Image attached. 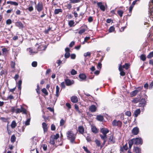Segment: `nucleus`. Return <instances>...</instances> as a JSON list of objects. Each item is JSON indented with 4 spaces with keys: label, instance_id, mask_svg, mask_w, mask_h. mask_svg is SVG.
<instances>
[{
    "label": "nucleus",
    "instance_id": "obj_48",
    "mask_svg": "<svg viewBox=\"0 0 153 153\" xmlns=\"http://www.w3.org/2000/svg\"><path fill=\"white\" fill-rule=\"evenodd\" d=\"M71 2L73 3H78L80 2V0H71Z\"/></svg>",
    "mask_w": 153,
    "mask_h": 153
},
{
    "label": "nucleus",
    "instance_id": "obj_44",
    "mask_svg": "<svg viewBox=\"0 0 153 153\" xmlns=\"http://www.w3.org/2000/svg\"><path fill=\"white\" fill-rule=\"evenodd\" d=\"M91 55V53L90 52H88L87 53H84V56L85 57H86L88 56H90Z\"/></svg>",
    "mask_w": 153,
    "mask_h": 153
},
{
    "label": "nucleus",
    "instance_id": "obj_27",
    "mask_svg": "<svg viewBox=\"0 0 153 153\" xmlns=\"http://www.w3.org/2000/svg\"><path fill=\"white\" fill-rule=\"evenodd\" d=\"M79 77L80 78L82 79V80L85 79L86 78V76L85 75L83 74H80L79 75Z\"/></svg>",
    "mask_w": 153,
    "mask_h": 153
},
{
    "label": "nucleus",
    "instance_id": "obj_33",
    "mask_svg": "<svg viewBox=\"0 0 153 153\" xmlns=\"http://www.w3.org/2000/svg\"><path fill=\"white\" fill-rule=\"evenodd\" d=\"M56 96H57V97H58L59 95V88L58 85L56 86Z\"/></svg>",
    "mask_w": 153,
    "mask_h": 153
},
{
    "label": "nucleus",
    "instance_id": "obj_34",
    "mask_svg": "<svg viewBox=\"0 0 153 153\" xmlns=\"http://www.w3.org/2000/svg\"><path fill=\"white\" fill-rule=\"evenodd\" d=\"M16 25L17 26L19 27L22 28L23 27V25L22 23L20 22L16 23Z\"/></svg>",
    "mask_w": 153,
    "mask_h": 153
},
{
    "label": "nucleus",
    "instance_id": "obj_15",
    "mask_svg": "<svg viewBox=\"0 0 153 153\" xmlns=\"http://www.w3.org/2000/svg\"><path fill=\"white\" fill-rule=\"evenodd\" d=\"M100 136L101 139L104 140L103 144H105L106 141V139L107 138V135L105 134H103V135L100 134Z\"/></svg>",
    "mask_w": 153,
    "mask_h": 153
},
{
    "label": "nucleus",
    "instance_id": "obj_3",
    "mask_svg": "<svg viewBox=\"0 0 153 153\" xmlns=\"http://www.w3.org/2000/svg\"><path fill=\"white\" fill-rule=\"evenodd\" d=\"M143 88V87H139L137 88V89L132 91L130 93L131 96L132 97L135 96L139 91H140Z\"/></svg>",
    "mask_w": 153,
    "mask_h": 153
},
{
    "label": "nucleus",
    "instance_id": "obj_47",
    "mask_svg": "<svg viewBox=\"0 0 153 153\" xmlns=\"http://www.w3.org/2000/svg\"><path fill=\"white\" fill-rule=\"evenodd\" d=\"M114 30V28L113 26L111 27L109 29V32H112Z\"/></svg>",
    "mask_w": 153,
    "mask_h": 153
},
{
    "label": "nucleus",
    "instance_id": "obj_28",
    "mask_svg": "<svg viewBox=\"0 0 153 153\" xmlns=\"http://www.w3.org/2000/svg\"><path fill=\"white\" fill-rule=\"evenodd\" d=\"M97 120L102 121L103 119V117L101 115H97Z\"/></svg>",
    "mask_w": 153,
    "mask_h": 153
},
{
    "label": "nucleus",
    "instance_id": "obj_40",
    "mask_svg": "<svg viewBox=\"0 0 153 153\" xmlns=\"http://www.w3.org/2000/svg\"><path fill=\"white\" fill-rule=\"evenodd\" d=\"M109 141L112 143H114L115 142V140L113 139V137L112 136H111L109 138Z\"/></svg>",
    "mask_w": 153,
    "mask_h": 153
},
{
    "label": "nucleus",
    "instance_id": "obj_42",
    "mask_svg": "<svg viewBox=\"0 0 153 153\" xmlns=\"http://www.w3.org/2000/svg\"><path fill=\"white\" fill-rule=\"evenodd\" d=\"M54 139L53 138H51V136L50 137V143L53 145H54L55 143Z\"/></svg>",
    "mask_w": 153,
    "mask_h": 153
},
{
    "label": "nucleus",
    "instance_id": "obj_37",
    "mask_svg": "<svg viewBox=\"0 0 153 153\" xmlns=\"http://www.w3.org/2000/svg\"><path fill=\"white\" fill-rule=\"evenodd\" d=\"M117 13L120 17H122L123 13V11L121 10H118L117 11Z\"/></svg>",
    "mask_w": 153,
    "mask_h": 153
},
{
    "label": "nucleus",
    "instance_id": "obj_38",
    "mask_svg": "<svg viewBox=\"0 0 153 153\" xmlns=\"http://www.w3.org/2000/svg\"><path fill=\"white\" fill-rule=\"evenodd\" d=\"M153 57V52H150L147 56V58L148 59H151Z\"/></svg>",
    "mask_w": 153,
    "mask_h": 153
},
{
    "label": "nucleus",
    "instance_id": "obj_4",
    "mask_svg": "<svg viewBox=\"0 0 153 153\" xmlns=\"http://www.w3.org/2000/svg\"><path fill=\"white\" fill-rule=\"evenodd\" d=\"M133 140L134 141V144L136 145L142 144L143 143V140L140 138H134Z\"/></svg>",
    "mask_w": 153,
    "mask_h": 153
},
{
    "label": "nucleus",
    "instance_id": "obj_12",
    "mask_svg": "<svg viewBox=\"0 0 153 153\" xmlns=\"http://www.w3.org/2000/svg\"><path fill=\"white\" fill-rule=\"evenodd\" d=\"M119 69L120 71V74L121 76H123L125 75V73L123 71V69L122 68V65L120 64L119 67Z\"/></svg>",
    "mask_w": 153,
    "mask_h": 153
},
{
    "label": "nucleus",
    "instance_id": "obj_18",
    "mask_svg": "<svg viewBox=\"0 0 153 153\" xmlns=\"http://www.w3.org/2000/svg\"><path fill=\"white\" fill-rule=\"evenodd\" d=\"M133 151L136 153H140L141 150L140 148L137 147H135L134 148Z\"/></svg>",
    "mask_w": 153,
    "mask_h": 153
},
{
    "label": "nucleus",
    "instance_id": "obj_11",
    "mask_svg": "<svg viewBox=\"0 0 153 153\" xmlns=\"http://www.w3.org/2000/svg\"><path fill=\"white\" fill-rule=\"evenodd\" d=\"M97 5L100 9L103 11L105 10V7L104 5H103L102 2H98L97 3Z\"/></svg>",
    "mask_w": 153,
    "mask_h": 153
},
{
    "label": "nucleus",
    "instance_id": "obj_50",
    "mask_svg": "<svg viewBox=\"0 0 153 153\" xmlns=\"http://www.w3.org/2000/svg\"><path fill=\"white\" fill-rule=\"evenodd\" d=\"M30 119H28L25 122V125L26 126L29 125L30 124Z\"/></svg>",
    "mask_w": 153,
    "mask_h": 153
},
{
    "label": "nucleus",
    "instance_id": "obj_58",
    "mask_svg": "<svg viewBox=\"0 0 153 153\" xmlns=\"http://www.w3.org/2000/svg\"><path fill=\"white\" fill-rule=\"evenodd\" d=\"M83 149H84V150L88 153H90V152L88 150L87 147L83 146Z\"/></svg>",
    "mask_w": 153,
    "mask_h": 153
},
{
    "label": "nucleus",
    "instance_id": "obj_49",
    "mask_svg": "<svg viewBox=\"0 0 153 153\" xmlns=\"http://www.w3.org/2000/svg\"><path fill=\"white\" fill-rule=\"evenodd\" d=\"M37 65V62H33L32 63V65L33 67H36Z\"/></svg>",
    "mask_w": 153,
    "mask_h": 153
},
{
    "label": "nucleus",
    "instance_id": "obj_52",
    "mask_svg": "<svg viewBox=\"0 0 153 153\" xmlns=\"http://www.w3.org/2000/svg\"><path fill=\"white\" fill-rule=\"evenodd\" d=\"M70 54L69 52H66L65 55V56L66 58H67L70 56Z\"/></svg>",
    "mask_w": 153,
    "mask_h": 153
},
{
    "label": "nucleus",
    "instance_id": "obj_63",
    "mask_svg": "<svg viewBox=\"0 0 153 153\" xmlns=\"http://www.w3.org/2000/svg\"><path fill=\"white\" fill-rule=\"evenodd\" d=\"M153 88V81L150 84L149 86V88Z\"/></svg>",
    "mask_w": 153,
    "mask_h": 153
},
{
    "label": "nucleus",
    "instance_id": "obj_7",
    "mask_svg": "<svg viewBox=\"0 0 153 153\" xmlns=\"http://www.w3.org/2000/svg\"><path fill=\"white\" fill-rule=\"evenodd\" d=\"M112 124L113 126H121L122 124V123L120 121H117L116 120H114L112 123Z\"/></svg>",
    "mask_w": 153,
    "mask_h": 153
},
{
    "label": "nucleus",
    "instance_id": "obj_13",
    "mask_svg": "<svg viewBox=\"0 0 153 153\" xmlns=\"http://www.w3.org/2000/svg\"><path fill=\"white\" fill-rule=\"evenodd\" d=\"M71 101L74 103H76L78 101L77 97L75 96H73L71 97Z\"/></svg>",
    "mask_w": 153,
    "mask_h": 153
},
{
    "label": "nucleus",
    "instance_id": "obj_17",
    "mask_svg": "<svg viewBox=\"0 0 153 153\" xmlns=\"http://www.w3.org/2000/svg\"><path fill=\"white\" fill-rule=\"evenodd\" d=\"M89 109L91 111L94 112L96 111V108L95 105H93L90 106Z\"/></svg>",
    "mask_w": 153,
    "mask_h": 153
},
{
    "label": "nucleus",
    "instance_id": "obj_23",
    "mask_svg": "<svg viewBox=\"0 0 153 153\" xmlns=\"http://www.w3.org/2000/svg\"><path fill=\"white\" fill-rule=\"evenodd\" d=\"M65 81L66 85H70L73 83V82H72V81H71L69 79L65 80Z\"/></svg>",
    "mask_w": 153,
    "mask_h": 153
},
{
    "label": "nucleus",
    "instance_id": "obj_31",
    "mask_svg": "<svg viewBox=\"0 0 153 153\" xmlns=\"http://www.w3.org/2000/svg\"><path fill=\"white\" fill-rule=\"evenodd\" d=\"M16 137L14 135H13L11 137L10 140L12 143H14L16 141Z\"/></svg>",
    "mask_w": 153,
    "mask_h": 153
},
{
    "label": "nucleus",
    "instance_id": "obj_56",
    "mask_svg": "<svg viewBox=\"0 0 153 153\" xmlns=\"http://www.w3.org/2000/svg\"><path fill=\"white\" fill-rule=\"evenodd\" d=\"M56 129V127L53 124H52L51 125V130L53 131L55 130Z\"/></svg>",
    "mask_w": 153,
    "mask_h": 153
},
{
    "label": "nucleus",
    "instance_id": "obj_1",
    "mask_svg": "<svg viewBox=\"0 0 153 153\" xmlns=\"http://www.w3.org/2000/svg\"><path fill=\"white\" fill-rule=\"evenodd\" d=\"M67 135L68 139L70 140L71 143H76L74 140L76 138V135L74 134L72 131H68L67 132Z\"/></svg>",
    "mask_w": 153,
    "mask_h": 153
},
{
    "label": "nucleus",
    "instance_id": "obj_20",
    "mask_svg": "<svg viewBox=\"0 0 153 153\" xmlns=\"http://www.w3.org/2000/svg\"><path fill=\"white\" fill-rule=\"evenodd\" d=\"M78 131L81 134H83L84 132V128L82 126H80L78 127Z\"/></svg>",
    "mask_w": 153,
    "mask_h": 153
},
{
    "label": "nucleus",
    "instance_id": "obj_43",
    "mask_svg": "<svg viewBox=\"0 0 153 153\" xmlns=\"http://www.w3.org/2000/svg\"><path fill=\"white\" fill-rule=\"evenodd\" d=\"M125 115L128 117H130L131 116V113L130 111H126L125 113Z\"/></svg>",
    "mask_w": 153,
    "mask_h": 153
},
{
    "label": "nucleus",
    "instance_id": "obj_59",
    "mask_svg": "<svg viewBox=\"0 0 153 153\" xmlns=\"http://www.w3.org/2000/svg\"><path fill=\"white\" fill-rule=\"evenodd\" d=\"M130 65L128 63H125V69H128Z\"/></svg>",
    "mask_w": 153,
    "mask_h": 153
},
{
    "label": "nucleus",
    "instance_id": "obj_57",
    "mask_svg": "<svg viewBox=\"0 0 153 153\" xmlns=\"http://www.w3.org/2000/svg\"><path fill=\"white\" fill-rule=\"evenodd\" d=\"M65 121L63 119H62L60 121V125L61 126L63 125L65 123Z\"/></svg>",
    "mask_w": 153,
    "mask_h": 153
},
{
    "label": "nucleus",
    "instance_id": "obj_45",
    "mask_svg": "<svg viewBox=\"0 0 153 153\" xmlns=\"http://www.w3.org/2000/svg\"><path fill=\"white\" fill-rule=\"evenodd\" d=\"M71 73L72 75H74L76 74L77 72L74 69H72L71 72Z\"/></svg>",
    "mask_w": 153,
    "mask_h": 153
},
{
    "label": "nucleus",
    "instance_id": "obj_51",
    "mask_svg": "<svg viewBox=\"0 0 153 153\" xmlns=\"http://www.w3.org/2000/svg\"><path fill=\"white\" fill-rule=\"evenodd\" d=\"M74 107L75 109H76L77 111L78 112H80V111L79 110V108L78 106L76 104L74 105Z\"/></svg>",
    "mask_w": 153,
    "mask_h": 153
},
{
    "label": "nucleus",
    "instance_id": "obj_61",
    "mask_svg": "<svg viewBox=\"0 0 153 153\" xmlns=\"http://www.w3.org/2000/svg\"><path fill=\"white\" fill-rule=\"evenodd\" d=\"M86 139L88 142H90L91 141V137L89 136H87L86 138Z\"/></svg>",
    "mask_w": 153,
    "mask_h": 153
},
{
    "label": "nucleus",
    "instance_id": "obj_16",
    "mask_svg": "<svg viewBox=\"0 0 153 153\" xmlns=\"http://www.w3.org/2000/svg\"><path fill=\"white\" fill-rule=\"evenodd\" d=\"M146 101L144 99H142L140 101L139 106H143L145 105L146 104Z\"/></svg>",
    "mask_w": 153,
    "mask_h": 153
},
{
    "label": "nucleus",
    "instance_id": "obj_39",
    "mask_svg": "<svg viewBox=\"0 0 153 153\" xmlns=\"http://www.w3.org/2000/svg\"><path fill=\"white\" fill-rule=\"evenodd\" d=\"M2 51L3 54L4 55H6L8 52L7 50L5 48H2Z\"/></svg>",
    "mask_w": 153,
    "mask_h": 153
},
{
    "label": "nucleus",
    "instance_id": "obj_36",
    "mask_svg": "<svg viewBox=\"0 0 153 153\" xmlns=\"http://www.w3.org/2000/svg\"><path fill=\"white\" fill-rule=\"evenodd\" d=\"M42 91L45 95H48V93L45 88H43L42 90Z\"/></svg>",
    "mask_w": 153,
    "mask_h": 153
},
{
    "label": "nucleus",
    "instance_id": "obj_35",
    "mask_svg": "<svg viewBox=\"0 0 153 153\" xmlns=\"http://www.w3.org/2000/svg\"><path fill=\"white\" fill-rule=\"evenodd\" d=\"M10 4L13 5L15 6H17L18 5V3L15 1H10Z\"/></svg>",
    "mask_w": 153,
    "mask_h": 153
},
{
    "label": "nucleus",
    "instance_id": "obj_60",
    "mask_svg": "<svg viewBox=\"0 0 153 153\" xmlns=\"http://www.w3.org/2000/svg\"><path fill=\"white\" fill-rule=\"evenodd\" d=\"M27 9L30 12L32 11L33 10V7L32 6L28 7Z\"/></svg>",
    "mask_w": 153,
    "mask_h": 153
},
{
    "label": "nucleus",
    "instance_id": "obj_54",
    "mask_svg": "<svg viewBox=\"0 0 153 153\" xmlns=\"http://www.w3.org/2000/svg\"><path fill=\"white\" fill-rule=\"evenodd\" d=\"M42 148L44 151H46L47 149V145L46 144H43L42 145Z\"/></svg>",
    "mask_w": 153,
    "mask_h": 153
},
{
    "label": "nucleus",
    "instance_id": "obj_29",
    "mask_svg": "<svg viewBox=\"0 0 153 153\" xmlns=\"http://www.w3.org/2000/svg\"><path fill=\"white\" fill-rule=\"evenodd\" d=\"M27 50L31 55H33L37 53V52H33L32 49L30 48H29Z\"/></svg>",
    "mask_w": 153,
    "mask_h": 153
},
{
    "label": "nucleus",
    "instance_id": "obj_19",
    "mask_svg": "<svg viewBox=\"0 0 153 153\" xmlns=\"http://www.w3.org/2000/svg\"><path fill=\"white\" fill-rule=\"evenodd\" d=\"M42 126L44 130V132H46L48 130L47 124L45 123H42Z\"/></svg>",
    "mask_w": 153,
    "mask_h": 153
},
{
    "label": "nucleus",
    "instance_id": "obj_62",
    "mask_svg": "<svg viewBox=\"0 0 153 153\" xmlns=\"http://www.w3.org/2000/svg\"><path fill=\"white\" fill-rule=\"evenodd\" d=\"M74 44V42H72L69 44V47H72Z\"/></svg>",
    "mask_w": 153,
    "mask_h": 153
},
{
    "label": "nucleus",
    "instance_id": "obj_2",
    "mask_svg": "<svg viewBox=\"0 0 153 153\" xmlns=\"http://www.w3.org/2000/svg\"><path fill=\"white\" fill-rule=\"evenodd\" d=\"M43 42H38L35 45L37 47L39 51L45 50L47 48V46L44 45Z\"/></svg>",
    "mask_w": 153,
    "mask_h": 153
},
{
    "label": "nucleus",
    "instance_id": "obj_5",
    "mask_svg": "<svg viewBox=\"0 0 153 153\" xmlns=\"http://www.w3.org/2000/svg\"><path fill=\"white\" fill-rule=\"evenodd\" d=\"M22 113L23 114H27V111L22 106H21L20 108L17 109V114Z\"/></svg>",
    "mask_w": 153,
    "mask_h": 153
},
{
    "label": "nucleus",
    "instance_id": "obj_53",
    "mask_svg": "<svg viewBox=\"0 0 153 153\" xmlns=\"http://www.w3.org/2000/svg\"><path fill=\"white\" fill-rule=\"evenodd\" d=\"M95 142L96 144L98 146H100L101 144L100 141L99 140H96Z\"/></svg>",
    "mask_w": 153,
    "mask_h": 153
},
{
    "label": "nucleus",
    "instance_id": "obj_24",
    "mask_svg": "<svg viewBox=\"0 0 153 153\" xmlns=\"http://www.w3.org/2000/svg\"><path fill=\"white\" fill-rule=\"evenodd\" d=\"M18 108L16 107H12L11 108V111L13 113H16L17 114Z\"/></svg>",
    "mask_w": 153,
    "mask_h": 153
},
{
    "label": "nucleus",
    "instance_id": "obj_14",
    "mask_svg": "<svg viewBox=\"0 0 153 153\" xmlns=\"http://www.w3.org/2000/svg\"><path fill=\"white\" fill-rule=\"evenodd\" d=\"M91 129L92 131L94 133L96 134L98 132V130L95 126H91Z\"/></svg>",
    "mask_w": 153,
    "mask_h": 153
},
{
    "label": "nucleus",
    "instance_id": "obj_6",
    "mask_svg": "<svg viewBox=\"0 0 153 153\" xmlns=\"http://www.w3.org/2000/svg\"><path fill=\"white\" fill-rule=\"evenodd\" d=\"M36 9L37 10L40 12L43 9V6L42 3H39L36 6Z\"/></svg>",
    "mask_w": 153,
    "mask_h": 153
},
{
    "label": "nucleus",
    "instance_id": "obj_8",
    "mask_svg": "<svg viewBox=\"0 0 153 153\" xmlns=\"http://www.w3.org/2000/svg\"><path fill=\"white\" fill-rule=\"evenodd\" d=\"M0 119L2 120L3 122H8V123H7V131H8V134H10V132H9V126H8V124H9V122H8V118H4V117H1L0 118Z\"/></svg>",
    "mask_w": 153,
    "mask_h": 153
},
{
    "label": "nucleus",
    "instance_id": "obj_26",
    "mask_svg": "<svg viewBox=\"0 0 153 153\" xmlns=\"http://www.w3.org/2000/svg\"><path fill=\"white\" fill-rule=\"evenodd\" d=\"M140 100L139 98H135L132 101V102L134 103H136L140 102Z\"/></svg>",
    "mask_w": 153,
    "mask_h": 153
},
{
    "label": "nucleus",
    "instance_id": "obj_21",
    "mask_svg": "<svg viewBox=\"0 0 153 153\" xmlns=\"http://www.w3.org/2000/svg\"><path fill=\"white\" fill-rule=\"evenodd\" d=\"M134 143V141L133 139L130 140L128 142L129 147L130 149H131L133 144Z\"/></svg>",
    "mask_w": 153,
    "mask_h": 153
},
{
    "label": "nucleus",
    "instance_id": "obj_32",
    "mask_svg": "<svg viewBox=\"0 0 153 153\" xmlns=\"http://www.w3.org/2000/svg\"><path fill=\"white\" fill-rule=\"evenodd\" d=\"M51 136V138H53L55 140H56L59 137V135L58 134H57L55 135H52Z\"/></svg>",
    "mask_w": 153,
    "mask_h": 153
},
{
    "label": "nucleus",
    "instance_id": "obj_55",
    "mask_svg": "<svg viewBox=\"0 0 153 153\" xmlns=\"http://www.w3.org/2000/svg\"><path fill=\"white\" fill-rule=\"evenodd\" d=\"M69 25L71 26H72L74 24V22L73 21H70L69 22Z\"/></svg>",
    "mask_w": 153,
    "mask_h": 153
},
{
    "label": "nucleus",
    "instance_id": "obj_9",
    "mask_svg": "<svg viewBox=\"0 0 153 153\" xmlns=\"http://www.w3.org/2000/svg\"><path fill=\"white\" fill-rule=\"evenodd\" d=\"M139 131V128L137 127H135L132 129V133L134 135H136L138 134Z\"/></svg>",
    "mask_w": 153,
    "mask_h": 153
},
{
    "label": "nucleus",
    "instance_id": "obj_64",
    "mask_svg": "<svg viewBox=\"0 0 153 153\" xmlns=\"http://www.w3.org/2000/svg\"><path fill=\"white\" fill-rule=\"evenodd\" d=\"M149 64L153 66V59H150L149 60Z\"/></svg>",
    "mask_w": 153,
    "mask_h": 153
},
{
    "label": "nucleus",
    "instance_id": "obj_41",
    "mask_svg": "<svg viewBox=\"0 0 153 153\" xmlns=\"http://www.w3.org/2000/svg\"><path fill=\"white\" fill-rule=\"evenodd\" d=\"M140 58L143 61H144L146 60V57L145 55H141L140 56Z\"/></svg>",
    "mask_w": 153,
    "mask_h": 153
},
{
    "label": "nucleus",
    "instance_id": "obj_30",
    "mask_svg": "<svg viewBox=\"0 0 153 153\" xmlns=\"http://www.w3.org/2000/svg\"><path fill=\"white\" fill-rule=\"evenodd\" d=\"M16 123L15 121H13L12 122L11 124V127L13 128H15L16 126Z\"/></svg>",
    "mask_w": 153,
    "mask_h": 153
},
{
    "label": "nucleus",
    "instance_id": "obj_22",
    "mask_svg": "<svg viewBox=\"0 0 153 153\" xmlns=\"http://www.w3.org/2000/svg\"><path fill=\"white\" fill-rule=\"evenodd\" d=\"M140 109H137L134 112L135 117H137L138 115L140 114Z\"/></svg>",
    "mask_w": 153,
    "mask_h": 153
},
{
    "label": "nucleus",
    "instance_id": "obj_25",
    "mask_svg": "<svg viewBox=\"0 0 153 153\" xmlns=\"http://www.w3.org/2000/svg\"><path fill=\"white\" fill-rule=\"evenodd\" d=\"M62 10L61 9H55L54 10V14H59L60 13H62Z\"/></svg>",
    "mask_w": 153,
    "mask_h": 153
},
{
    "label": "nucleus",
    "instance_id": "obj_10",
    "mask_svg": "<svg viewBox=\"0 0 153 153\" xmlns=\"http://www.w3.org/2000/svg\"><path fill=\"white\" fill-rule=\"evenodd\" d=\"M100 131V132L102 133L103 134L105 135H106L109 131V130L107 128H101Z\"/></svg>",
    "mask_w": 153,
    "mask_h": 153
},
{
    "label": "nucleus",
    "instance_id": "obj_46",
    "mask_svg": "<svg viewBox=\"0 0 153 153\" xmlns=\"http://www.w3.org/2000/svg\"><path fill=\"white\" fill-rule=\"evenodd\" d=\"M85 31V30L84 29H81L78 32L79 34H81L83 33Z\"/></svg>",
    "mask_w": 153,
    "mask_h": 153
}]
</instances>
